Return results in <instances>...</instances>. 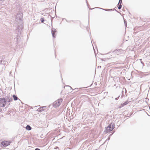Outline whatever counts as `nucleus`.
<instances>
[{"mask_svg":"<svg viewBox=\"0 0 150 150\" xmlns=\"http://www.w3.org/2000/svg\"><path fill=\"white\" fill-rule=\"evenodd\" d=\"M59 149V147H58V146H56L55 148H54V149Z\"/></svg>","mask_w":150,"mask_h":150,"instance_id":"nucleus-25","label":"nucleus"},{"mask_svg":"<svg viewBox=\"0 0 150 150\" xmlns=\"http://www.w3.org/2000/svg\"><path fill=\"white\" fill-rule=\"evenodd\" d=\"M122 0H119V2L118 4H118H122Z\"/></svg>","mask_w":150,"mask_h":150,"instance_id":"nucleus-19","label":"nucleus"},{"mask_svg":"<svg viewBox=\"0 0 150 150\" xmlns=\"http://www.w3.org/2000/svg\"><path fill=\"white\" fill-rule=\"evenodd\" d=\"M115 123L111 122L107 127L108 128H109L112 130L115 128Z\"/></svg>","mask_w":150,"mask_h":150,"instance_id":"nucleus-4","label":"nucleus"},{"mask_svg":"<svg viewBox=\"0 0 150 150\" xmlns=\"http://www.w3.org/2000/svg\"><path fill=\"white\" fill-rule=\"evenodd\" d=\"M91 36V34H90V37Z\"/></svg>","mask_w":150,"mask_h":150,"instance_id":"nucleus-35","label":"nucleus"},{"mask_svg":"<svg viewBox=\"0 0 150 150\" xmlns=\"http://www.w3.org/2000/svg\"><path fill=\"white\" fill-rule=\"evenodd\" d=\"M124 23H125V27H127V22L126 21H124Z\"/></svg>","mask_w":150,"mask_h":150,"instance_id":"nucleus-20","label":"nucleus"},{"mask_svg":"<svg viewBox=\"0 0 150 150\" xmlns=\"http://www.w3.org/2000/svg\"><path fill=\"white\" fill-rule=\"evenodd\" d=\"M12 96H13V98L14 100H16L18 99V98L15 95H13Z\"/></svg>","mask_w":150,"mask_h":150,"instance_id":"nucleus-11","label":"nucleus"},{"mask_svg":"<svg viewBox=\"0 0 150 150\" xmlns=\"http://www.w3.org/2000/svg\"><path fill=\"white\" fill-rule=\"evenodd\" d=\"M0 1H2V0H0Z\"/></svg>","mask_w":150,"mask_h":150,"instance_id":"nucleus-39","label":"nucleus"},{"mask_svg":"<svg viewBox=\"0 0 150 150\" xmlns=\"http://www.w3.org/2000/svg\"><path fill=\"white\" fill-rule=\"evenodd\" d=\"M118 9H120L122 8V5H121V4H120V5H119L118 6Z\"/></svg>","mask_w":150,"mask_h":150,"instance_id":"nucleus-17","label":"nucleus"},{"mask_svg":"<svg viewBox=\"0 0 150 150\" xmlns=\"http://www.w3.org/2000/svg\"><path fill=\"white\" fill-rule=\"evenodd\" d=\"M120 49H118V50H115V51H120Z\"/></svg>","mask_w":150,"mask_h":150,"instance_id":"nucleus-32","label":"nucleus"},{"mask_svg":"<svg viewBox=\"0 0 150 150\" xmlns=\"http://www.w3.org/2000/svg\"><path fill=\"white\" fill-rule=\"evenodd\" d=\"M19 19H20V20H21V18H19Z\"/></svg>","mask_w":150,"mask_h":150,"instance_id":"nucleus-36","label":"nucleus"},{"mask_svg":"<svg viewBox=\"0 0 150 150\" xmlns=\"http://www.w3.org/2000/svg\"><path fill=\"white\" fill-rule=\"evenodd\" d=\"M74 90L75 91L77 92L79 91V88H75Z\"/></svg>","mask_w":150,"mask_h":150,"instance_id":"nucleus-18","label":"nucleus"},{"mask_svg":"<svg viewBox=\"0 0 150 150\" xmlns=\"http://www.w3.org/2000/svg\"><path fill=\"white\" fill-rule=\"evenodd\" d=\"M114 133V132H113V133H111V134H110L109 135V137H111V136L112 135V134H113V133Z\"/></svg>","mask_w":150,"mask_h":150,"instance_id":"nucleus-22","label":"nucleus"},{"mask_svg":"<svg viewBox=\"0 0 150 150\" xmlns=\"http://www.w3.org/2000/svg\"><path fill=\"white\" fill-rule=\"evenodd\" d=\"M6 103L11 102L13 101V99L12 98L8 97L7 98H6Z\"/></svg>","mask_w":150,"mask_h":150,"instance_id":"nucleus-8","label":"nucleus"},{"mask_svg":"<svg viewBox=\"0 0 150 150\" xmlns=\"http://www.w3.org/2000/svg\"><path fill=\"white\" fill-rule=\"evenodd\" d=\"M116 11L117 12H118V11H117V10H116Z\"/></svg>","mask_w":150,"mask_h":150,"instance_id":"nucleus-33","label":"nucleus"},{"mask_svg":"<svg viewBox=\"0 0 150 150\" xmlns=\"http://www.w3.org/2000/svg\"><path fill=\"white\" fill-rule=\"evenodd\" d=\"M110 138H108V139H107L106 140L105 142H106V141H107L108 140L109 141V140H110Z\"/></svg>","mask_w":150,"mask_h":150,"instance_id":"nucleus-26","label":"nucleus"},{"mask_svg":"<svg viewBox=\"0 0 150 150\" xmlns=\"http://www.w3.org/2000/svg\"><path fill=\"white\" fill-rule=\"evenodd\" d=\"M2 109L1 108H0V112H2Z\"/></svg>","mask_w":150,"mask_h":150,"instance_id":"nucleus-30","label":"nucleus"},{"mask_svg":"<svg viewBox=\"0 0 150 150\" xmlns=\"http://www.w3.org/2000/svg\"><path fill=\"white\" fill-rule=\"evenodd\" d=\"M130 102V101L127 100H126V101H125V102H124L123 103L124 105H127Z\"/></svg>","mask_w":150,"mask_h":150,"instance_id":"nucleus-12","label":"nucleus"},{"mask_svg":"<svg viewBox=\"0 0 150 150\" xmlns=\"http://www.w3.org/2000/svg\"><path fill=\"white\" fill-rule=\"evenodd\" d=\"M125 105H124L123 103L121 104L118 107V108H121L122 107L124 106Z\"/></svg>","mask_w":150,"mask_h":150,"instance_id":"nucleus-15","label":"nucleus"},{"mask_svg":"<svg viewBox=\"0 0 150 150\" xmlns=\"http://www.w3.org/2000/svg\"><path fill=\"white\" fill-rule=\"evenodd\" d=\"M124 91H125V93H127V91H126V88H123L122 89V96L121 97V98L123 97L124 96V93H123V92H124Z\"/></svg>","mask_w":150,"mask_h":150,"instance_id":"nucleus-9","label":"nucleus"},{"mask_svg":"<svg viewBox=\"0 0 150 150\" xmlns=\"http://www.w3.org/2000/svg\"><path fill=\"white\" fill-rule=\"evenodd\" d=\"M120 97V96L119 95L116 98H115V100H118V98H119Z\"/></svg>","mask_w":150,"mask_h":150,"instance_id":"nucleus-21","label":"nucleus"},{"mask_svg":"<svg viewBox=\"0 0 150 150\" xmlns=\"http://www.w3.org/2000/svg\"><path fill=\"white\" fill-rule=\"evenodd\" d=\"M40 21L42 23H43L44 21L45 20L43 18H40Z\"/></svg>","mask_w":150,"mask_h":150,"instance_id":"nucleus-14","label":"nucleus"},{"mask_svg":"<svg viewBox=\"0 0 150 150\" xmlns=\"http://www.w3.org/2000/svg\"><path fill=\"white\" fill-rule=\"evenodd\" d=\"M46 107V106H43L40 107L37 110V111L40 112H41L45 110V108Z\"/></svg>","mask_w":150,"mask_h":150,"instance_id":"nucleus-6","label":"nucleus"},{"mask_svg":"<svg viewBox=\"0 0 150 150\" xmlns=\"http://www.w3.org/2000/svg\"><path fill=\"white\" fill-rule=\"evenodd\" d=\"M6 103V98L4 97L0 98V107H4Z\"/></svg>","mask_w":150,"mask_h":150,"instance_id":"nucleus-3","label":"nucleus"},{"mask_svg":"<svg viewBox=\"0 0 150 150\" xmlns=\"http://www.w3.org/2000/svg\"><path fill=\"white\" fill-rule=\"evenodd\" d=\"M88 24H89V19H88Z\"/></svg>","mask_w":150,"mask_h":150,"instance_id":"nucleus-34","label":"nucleus"},{"mask_svg":"<svg viewBox=\"0 0 150 150\" xmlns=\"http://www.w3.org/2000/svg\"><path fill=\"white\" fill-rule=\"evenodd\" d=\"M26 129L28 131H30L32 129L31 127L29 125H27L25 127Z\"/></svg>","mask_w":150,"mask_h":150,"instance_id":"nucleus-10","label":"nucleus"},{"mask_svg":"<svg viewBox=\"0 0 150 150\" xmlns=\"http://www.w3.org/2000/svg\"><path fill=\"white\" fill-rule=\"evenodd\" d=\"M140 59L141 60H142V59Z\"/></svg>","mask_w":150,"mask_h":150,"instance_id":"nucleus-38","label":"nucleus"},{"mask_svg":"<svg viewBox=\"0 0 150 150\" xmlns=\"http://www.w3.org/2000/svg\"><path fill=\"white\" fill-rule=\"evenodd\" d=\"M55 57H56V55L55 54Z\"/></svg>","mask_w":150,"mask_h":150,"instance_id":"nucleus-37","label":"nucleus"},{"mask_svg":"<svg viewBox=\"0 0 150 150\" xmlns=\"http://www.w3.org/2000/svg\"><path fill=\"white\" fill-rule=\"evenodd\" d=\"M12 142V141H3L1 143V146L2 147H5L8 145Z\"/></svg>","mask_w":150,"mask_h":150,"instance_id":"nucleus-1","label":"nucleus"},{"mask_svg":"<svg viewBox=\"0 0 150 150\" xmlns=\"http://www.w3.org/2000/svg\"><path fill=\"white\" fill-rule=\"evenodd\" d=\"M56 32V30L54 28H53L52 30L51 33L52 36L53 38H55L54 35Z\"/></svg>","mask_w":150,"mask_h":150,"instance_id":"nucleus-7","label":"nucleus"},{"mask_svg":"<svg viewBox=\"0 0 150 150\" xmlns=\"http://www.w3.org/2000/svg\"><path fill=\"white\" fill-rule=\"evenodd\" d=\"M53 19V18H51V21H52H52Z\"/></svg>","mask_w":150,"mask_h":150,"instance_id":"nucleus-31","label":"nucleus"},{"mask_svg":"<svg viewBox=\"0 0 150 150\" xmlns=\"http://www.w3.org/2000/svg\"><path fill=\"white\" fill-rule=\"evenodd\" d=\"M62 101V98L58 99L57 100L55 101L53 103V106L55 108H57L60 105Z\"/></svg>","mask_w":150,"mask_h":150,"instance_id":"nucleus-2","label":"nucleus"},{"mask_svg":"<svg viewBox=\"0 0 150 150\" xmlns=\"http://www.w3.org/2000/svg\"><path fill=\"white\" fill-rule=\"evenodd\" d=\"M63 19H65L66 21L67 22H71V21H72V22H73V20H71V21H68L65 18H64Z\"/></svg>","mask_w":150,"mask_h":150,"instance_id":"nucleus-16","label":"nucleus"},{"mask_svg":"<svg viewBox=\"0 0 150 150\" xmlns=\"http://www.w3.org/2000/svg\"><path fill=\"white\" fill-rule=\"evenodd\" d=\"M69 86V87H70L71 89H73L72 88L69 86Z\"/></svg>","mask_w":150,"mask_h":150,"instance_id":"nucleus-29","label":"nucleus"},{"mask_svg":"<svg viewBox=\"0 0 150 150\" xmlns=\"http://www.w3.org/2000/svg\"><path fill=\"white\" fill-rule=\"evenodd\" d=\"M86 4H87V6L89 8V5L88 4V2H87V1H86Z\"/></svg>","mask_w":150,"mask_h":150,"instance_id":"nucleus-23","label":"nucleus"},{"mask_svg":"<svg viewBox=\"0 0 150 150\" xmlns=\"http://www.w3.org/2000/svg\"><path fill=\"white\" fill-rule=\"evenodd\" d=\"M98 8L101 9L102 10H105V11H109L110 10V9H103V8H98V7H96V8Z\"/></svg>","mask_w":150,"mask_h":150,"instance_id":"nucleus-13","label":"nucleus"},{"mask_svg":"<svg viewBox=\"0 0 150 150\" xmlns=\"http://www.w3.org/2000/svg\"><path fill=\"white\" fill-rule=\"evenodd\" d=\"M35 150H40V149L38 148H36L35 149Z\"/></svg>","mask_w":150,"mask_h":150,"instance_id":"nucleus-28","label":"nucleus"},{"mask_svg":"<svg viewBox=\"0 0 150 150\" xmlns=\"http://www.w3.org/2000/svg\"><path fill=\"white\" fill-rule=\"evenodd\" d=\"M146 103H147V101L148 100H149V99H148V98H146Z\"/></svg>","mask_w":150,"mask_h":150,"instance_id":"nucleus-27","label":"nucleus"},{"mask_svg":"<svg viewBox=\"0 0 150 150\" xmlns=\"http://www.w3.org/2000/svg\"><path fill=\"white\" fill-rule=\"evenodd\" d=\"M141 64H143V66H144V63L142 61H141Z\"/></svg>","mask_w":150,"mask_h":150,"instance_id":"nucleus-24","label":"nucleus"},{"mask_svg":"<svg viewBox=\"0 0 150 150\" xmlns=\"http://www.w3.org/2000/svg\"><path fill=\"white\" fill-rule=\"evenodd\" d=\"M112 130L111 129H110L109 128H108L107 127H105V130L104 131L103 133L104 134H105Z\"/></svg>","mask_w":150,"mask_h":150,"instance_id":"nucleus-5","label":"nucleus"}]
</instances>
